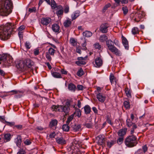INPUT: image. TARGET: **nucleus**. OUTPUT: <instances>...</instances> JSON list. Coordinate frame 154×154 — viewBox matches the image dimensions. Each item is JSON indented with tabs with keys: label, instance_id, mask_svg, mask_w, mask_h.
<instances>
[{
	"label": "nucleus",
	"instance_id": "obj_61",
	"mask_svg": "<svg viewBox=\"0 0 154 154\" xmlns=\"http://www.w3.org/2000/svg\"><path fill=\"white\" fill-rule=\"evenodd\" d=\"M64 11L65 13H67L69 11V7L68 6H66L64 9Z\"/></svg>",
	"mask_w": 154,
	"mask_h": 154
},
{
	"label": "nucleus",
	"instance_id": "obj_52",
	"mask_svg": "<svg viewBox=\"0 0 154 154\" xmlns=\"http://www.w3.org/2000/svg\"><path fill=\"white\" fill-rule=\"evenodd\" d=\"M14 128L15 129L16 128L18 130H22L23 128V126L21 125H15L14 126Z\"/></svg>",
	"mask_w": 154,
	"mask_h": 154
},
{
	"label": "nucleus",
	"instance_id": "obj_27",
	"mask_svg": "<svg viewBox=\"0 0 154 154\" xmlns=\"http://www.w3.org/2000/svg\"><path fill=\"white\" fill-rule=\"evenodd\" d=\"M82 34L83 36L87 38L90 37L92 35V33L91 32L87 30L84 32Z\"/></svg>",
	"mask_w": 154,
	"mask_h": 154
},
{
	"label": "nucleus",
	"instance_id": "obj_31",
	"mask_svg": "<svg viewBox=\"0 0 154 154\" xmlns=\"http://www.w3.org/2000/svg\"><path fill=\"white\" fill-rule=\"evenodd\" d=\"M69 42L70 44L73 46H76L77 45V41H75L73 38H70Z\"/></svg>",
	"mask_w": 154,
	"mask_h": 154
},
{
	"label": "nucleus",
	"instance_id": "obj_50",
	"mask_svg": "<svg viewBox=\"0 0 154 154\" xmlns=\"http://www.w3.org/2000/svg\"><path fill=\"white\" fill-rule=\"evenodd\" d=\"M109 79L111 84H112L113 83L114 81L115 80V79L112 73L110 75Z\"/></svg>",
	"mask_w": 154,
	"mask_h": 154
},
{
	"label": "nucleus",
	"instance_id": "obj_13",
	"mask_svg": "<svg viewBox=\"0 0 154 154\" xmlns=\"http://www.w3.org/2000/svg\"><path fill=\"white\" fill-rule=\"evenodd\" d=\"M56 14L58 16L63 14V8L61 5H58L56 7Z\"/></svg>",
	"mask_w": 154,
	"mask_h": 154
},
{
	"label": "nucleus",
	"instance_id": "obj_62",
	"mask_svg": "<svg viewBox=\"0 0 154 154\" xmlns=\"http://www.w3.org/2000/svg\"><path fill=\"white\" fill-rule=\"evenodd\" d=\"M58 111L60 112H62L63 108V105H58Z\"/></svg>",
	"mask_w": 154,
	"mask_h": 154
},
{
	"label": "nucleus",
	"instance_id": "obj_26",
	"mask_svg": "<svg viewBox=\"0 0 154 154\" xmlns=\"http://www.w3.org/2000/svg\"><path fill=\"white\" fill-rule=\"evenodd\" d=\"M85 113L86 114H89L91 112L90 107L88 105H86L84 107Z\"/></svg>",
	"mask_w": 154,
	"mask_h": 154
},
{
	"label": "nucleus",
	"instance_id": "obj_53",
	"mask_svg": "<svg viewBox=\"0 0 154 154\" xmlns=\"http://www.w3.org/2000/svg\"><path fill=\"white\" fill-rule=\"evenodd\" d=\"M76 113L78 117H80L81 115V110L79 109H76Z\"/></svg>",
	"mask_w": 154,
	"mask_h": 154
},
{
	"label": "nucleus",
	"instance_id": "obj_55",
	"mask_svg": "<svg viewBox=\"0 0 154 154\" xmlns=\"http://www.w3.org/2000/svg\"><path fill=\"white\" fill-rule=\"evenodd\" d=\"M36 11V8L35 7H33L32 8H29V11L30 13L35 12Z\"/></svg>",
	"mask_w": 154,
	"mask_h": 154
},
{
	"label": "nucleus",
	"instance_id": "obj_33",
	"mask_svg": "<svg viewBox=\"0 0 154 154\" xmlns=\"http://www.w3.org/2000/svg\"><path fill=\"white\" fill-rule=\"evenodd\" d=\"M136 13L137 14V15L138 16V17L140 18V19L144 17L145 15V13L142 11H139L137 12Z\"/></svg>",
	"mask_w": 154,
	"mask_h": 154
},
{
	"label": "nucleus",
	"instance_id": "obj_4",
	"mask_svg": "<svg viewBox=\"0 0 154 154\" xmlns=\"http://www.w3.org/2000/svg\"><path fill=\"white\" fill-rule=\"evenodd\" d=\"M55 50L52 48H50L47 51L46 54V57L47 59L49 61H51L52 58L51 56L53 57L55 53Z\"/></svg>",
	"mask_w": 154,
	"mask_h": 154
},
{
	"label": "nucleus",
	"instance_id": "obj_42",
	"mask_svg": "<svg viewBox=\"0 0 154 154\" xmlns=\"http://www.w3.org/2000/svg\"><path fill=\"white\" fill-rule=\"evenodd\" d=\"M63 110L62 112H63L66 114H67L69 112V107H66V106L63 105Z\"/></svg>",
	"mask_w": 154,
	"mask_h": 154
},
{
	"label": "nucleus",
	"instance_id": "obj_23",
	"mask_svg": "<svg viewBox=\"0 0 154 154\" xmlns=\"http://www.w3.org/2000/svg\"><path fill=\"white\" fill-rule=\"evenodd\" d=\"M80 14V12L79 11H76L74 12L71 16L72 20H75L78 17Z\"/></svg>",
	"mask_w": 154,
	"mask_h": 154
},
{
	"label": "nucleus",
	"instance_id": "obj_12",
	"mask_svg": "<svg viewBox=\"0 0 154 154\" xmlns=\"http://www.w3.org/2000/svg\"><path fill=\"white\" fill-rule=\"evenodd\" d=\"M51 20L50 17H43L41 19V23L43 25L47 26L50 23Z\"/></svg>",
	"mask_w": 154,
	"mask_h": 154
},
{
	"label": "nucleus",
	"instance_id": "obj_54",
	"mask_svg": "<svg viewBox=\"0 0 154 154\" xmlns=\"http://www.w3.org/2000/svg\"><path fill=\"white\" fill-rule=\"evenodd\" d=\"M58 105H53L51 106L52 109L53 110V111H58Z\"/></svg>",
	"mask_w": 154,
	"mask_h": 154
},
{
	"label": "nucleus",
	"instance_id": "obj_15",
	"mask_svg": "<svg viewBox=\"0 0 154 154\" xmlns=\"http://www.w3.org/2000/svg\"><path fill=\"white\" fill-rule=\"evenodd\" d=\"M82 126L81 125L79 124H74L72 125L71 126V128L72 130L75 132L80 131L81 130Z\"/></svg>",
	"mask_w": 154,
	"mask_h": 154
},
{
	"label": "nucleus",
	"instance_id": "obj_35",
	"mask_svg": "<svg viewBox=\"0 0 154 154\" xmlns=\"http://www.w3.org/2000/svg\"><path fill=\"white\" fill-rule=\"evenodd\" d=\"M94 46L95 49L101 50L102 48V46L98 42H96L94 45Z\"/></svg>",
	"mask_w": 154,
	"mask_h": 154
},
{
	"label": "nucleus",
	"instance_id": "obj_41",
	"mask_svg": "<svg viewBox=\"0 0 154 154\" xmlns=\"http://www.w3.org/2000/svg\"><path fill=\"white\" fill-rule=\"evenodd\" d=\"M51 4L52 8L53 9H55L56 8V7L57 6H56V4L55 1L54 0H51Z\"/></svg>",
	"mask_w": 154,
	"mask_h": 154
},
{
	"label": "nucleus",
	"instance_id": "obj_21",
	"mask_svg": "<svg viewBox=\"0 0 154 154\" xmlns=\"http://www.w3.org/2000/svg\"><path fill=\"white\" fill-rule=\"evenodd\" d=\"M68 89L73 92H74L77 89L76 86L73 83H69L68 86Z\"/></svg>",
	"mask_w": 154,
	"mask_h": 154
},
{
	"label": "nucleus",
	"instance_id": "obj_19",
	"mask_svg": "<svg viewBox=\"0 0 154 154\" xmlns=\"http://www.w3.org/2000/svg\"><path fill=\"white\" fill-rule=\"evenodd\" d=\"M57 143L59 144L63 145L66 143V141L63 137H57L56 138Z\"/></svg>",
	"mask_w": 154,
	"mask_h": 154
},
{
	"label": "nucleus",
	"instance_id": "obj_49",
	"mask_svg": "<svg viewBox=\"0 0 154 154\" xmlns=\"http://www.w3.org/2000/svg\"><path fill=\"white\" fill-rule=\"evenodd\" d=\"M124 141V137H119L117 140V143L119 144H121Z\"/></svg>",
	"mask_w": 154,
	"mask_h": 154
},
{
	"label": "nucleus",
	"instance_id": "obj_10",
	"mask_svg": "<svg viewBox=\"0 0 154 154\" xmlns=\"http://www.w3.org/2000/svg\"><path fill=\"white\" fill-rule=\"evenodd\" d=\"M24 61H20L17 65V67L21 71H23L26 69V67Z\"/></svg>",
	"mask_w": 154,
	"mask_h": 154
},
{
	"label": "nucleus",
	"instance_id": "obj_32",
	"mask_svg": "<svg viewBox=\"0 0 154 154\" xmlns=\"http://www.w3.org/2000/svg\"><path fill=\"white\" fill-rule=\"evenodd\" d=\"M108 39L107 37L105 35H101L100 36L99 41L101 42H103Z\"/></svg>",
	"mask_w": 154,
	"mask_h": 154
},
{
	"label": "nucleus",
	"instance_id": "obj_38",
	"mask_svg": "<svg viewBox=\"0 0 154 154\" xmlns=\"http://www.w3.org/2000/svg\"><path fill=\"white\" fill-rule=\"evenodd\" d=\"M21 142V136H19L17 137V140L16 142L17 145L19 147H20Z\"/></svg>",
	"mask_w": 154,
	"mask_h": 154
},
{
	"label": "nucleus",
	"instance_id": "obj_36",
	"mask_svg": "<svg viewBox=\"0 0 154 154\" xmlns=\"http://www.w3.org/2000/svg\"><path fill=\"white\" fill-rule=\"evenodd\" d=\"M11 137V135L10 134H5L4 137V138L5 140L6 141V142L9 141Z\"/></svg>",
	"mask_w": 154,
	"mask_h": 154
},
{
	"label": "nucleus",
	"instance_id": "obj_24",
	"mask_svg": "<svg viewBox=\"0 0 154 154\" xmlns=\"http://www.w3.org/2000/svg\"><path fill=\"white\" fill-rule=\"evenodd\" d=\"M123 105L126 109H129L131 108V105L129 100L128 99L125 100L123 103Z\"/></svg>",
	"mask_w": 154,
	"mask_h": 154
},
{
	"label": "nucleus",
	"instance_id": "obj_17",
	"mask_svg": "<svg viewBox=\"0 0 154 154\" xmlns=\"http://www.w3.org/2000/svg\"><path fill=\"white\" fill-rule=\"evenodd\" d=\"M106 45L109 50L114 46L113 42L110 39L106 41Z\"/></svg>",
	"mask_w": 154,
	"mask_h": 154
},
{
	"label": "nucleus",
	"instance_id": "obj_48",
	"mask_svg": "<svg viewBox=\"0 0 154 154\" xmlns=\"http://www.w3.org/2000/svg\"><path fill=\"white\" fill-rule=\"evenodd\" d=\"M137 128L136 125H134V126L132 127L130 131V134L131 135H133V134L134 131V130Z\"/></svg>",
	"mask_w": 154,
	"mask_h": 154
},
{
	"label": "nucleus",
	"instance_id": "obj_1",
	"mask_svg": "<svg viewBox=\"0 0 154 154\" xmlns=\"http://www.w3.org/2000/svg\"><path fill=\"white\" fill-rule=\"evenodd\" d=\"M15 26L14 24L7 23L0 26V38L2 40L9 38L11 35L15 31Z\"/></svg>",
	"mask_w": 154,
	"mask_h": 154
},
{
	"label": "nucleus",
	"instance_id": "obj_22",
	"mask_svg": "<svg viewBox=\"0 0 154 154\" xmlns=\"http://www.w3.org/2000/svg\"><path fill=\"white\" fill-rule=\"evenodd\" d=\"M97 138H98V145H102L104 143L105 140L104 136L102 135H99L97 137Z\"/></svg>",
	"mask_w": 154,
	"mask_h": 154
},
{
	"label": "nucleus",
	"instance_id": "obj_25",
	"mask_svg": "<svg viewBox=\"0 0 154 154\" xmlns=\"http://www.w3.org/2000/svg\"><path fill=\"white\" fill-rule=\"evenodd\" d=\"M72 23V22L70 19L65 20L63 23V25L65 27H68L70 26Z\"/></svg>",
	"mask_w": 154,
	"mask_h": 154
},
{
	"label": "nucleus",
	"instance_id": "obj_11",
	"mask_svg": "<svg viewBox=\"0 0 154 154\" xmlns=\"http://www.w3.org/2000/svg\"><path fill=\"white\" fill-rule=\"evenodd\" d=\"M110 51L117 56H120L122 55L121 51L115 46L111 49Z\"/></svg>",
	"mask_w": 154,
	"mask_h": 154
},
{
	"label": "nucleus",
	"instance_id": "obj_37",
	"mask_svg": "<svg viewBox=\"0 0 154 154\" xmlns=\"http://www.w3.org/2000/svg\"><path fill=\"white\" fill-rule=\"evenodd\" d=\"M125 91L127 96L128 97H131V94L130 90L128 89V88H125Z\"/></svg>",
	"mask_w": 154,
	"mask_h": 154
},
{
	"label": "nucleus",
	"instance_id": "obj_44",
	"mask_svg": "<svg viewBox=\"0 0 154 154\" xmlns=\"http://www.w3.org/2000/svg\"><path fill=\"white\" fill-rule=\"evenodd\" d=\"M83 74L84 72L83 69L82 68L80 69L77 73V75L78 76L80 77Z\"/></svg>",
	"mask_w": 154,
	"mask_h": 154
},
{
	"label": "nucleus",
	"instance_id": "obj_46",
	"mask_svg": "<svg viewBox=\"0 0 154 154\" xmlns=\"http://www.w3.org/2000/svg\"><path fill=\"white\" fill-rule=\"evenodd\" d=\"M116 143V140H112L111 142H107V145L109 148H111V146L115 144Z\"/></svg>",
	"mask_w": 154,
	"mask_h": 154
},
{
	"label": "nucleus",
	"instance_id": "obj_59",
	"mask_svg": "<svg viewBox=\"0 0 154 154\" xmlns=\"http://www.w3.org/2000/svg\"><path fill=\"white\" fill-rule=\"evenodd\" d=\"M7 124V125H9L10 126H14L15 125V122H6Z\"/></svg>",
	"mask_w": 154,
	"mask_h": 154
},
{
	"label": "nucleus",
	"instance_id": "obj_63",
	"mask_svg": "<svg viewBox=\"0 0 154 154\" xmlns=\"http://www.w3.org/2000/svg\"><path fill=\"white\" fill-rule=\"evenodd\" d=\"M24 143L27 145H29L31 143V142L28 139H26L24 141Z\"/></svg>",
	"mask_w": 154,
	"mask_h": 154
},
{
	"label": "nucleus",
	"instance_id": "obj_40",
	"mask_svg": "<svg viewBox=\"0 0 154 154\" xmlns=\"http://www.w3.org/2000/svg\"><path fill=\"white\" fill-rule=\"evenodd\" d=\"M139 32L138 29L137 27H134L132 29V33L133 35L137 34Z\"/></svg>",
	"mask_w": 154,
	"mask_h": 154
},
{
	"label": "nucleus",
	"instance_id": "obj_51",
	"mask_svg": "<svg viewBox=\"0 0 154 154\" xmlns=\"http://www.w3.org/2000/svg\"><path fill=\"white\" fill-rule=\"evenodd\" d=\"M123 13L125 15H126L128 12V10L127 7L126 6L123 7L122 8Z\"/></svg>",
	"mask_w": 154,
	"mask_h": 154
},
{
	"label": "nucleus",
	"instance_id": "obj_3",
	"mask_svg": "<svg viewBox=\"0 0 154 154\" xmlns=\"http://www.w3.org/2000/svg\"><path fill=\"white\" fill-rule=\"evenodd\" d=\"M125 143L126 145L128 147H133L137 143V137L134 135L129 136L125 139Z\"/></svg>",
	"mask_w": 154,
	"mask_h": 154
},
{
	"label": "nucleus",
	"instance_id": "obj_18",
	"mask_svg": "<svg viewBox=\"0 0 154 154\" xmlns=\"http://www.w3.org/2000/svg\"><path fill=\"white\" fill-rule=\"evenodd\" d=\"M52 30L55 32H59L60 27L57 24L55 23L52 25Z\"/></svg>",
	"mask_w": 154,
	"mask_h": 154
},
{
	"label": "nucleus",
	"instance_id": "obj_16",
	"mask_svg": "<svg viewBox=\"0 0 154 154\" xmlns=\"http://www.w3.org/2000/svg\"><path fill=\"white\" fill-rule=\"evenodd\" d=\"M122 42L124 46L125 49L128 50L129 48L128 43L127 40L126 38L122 35Z\"/></svg>",
	"mask_w": 154,
	"mask_h": 154
},
{
	"label": "nucleus",
	"instance_id": "obj_39",
	"mask_svg": "<svg viewBox=\"0 0 154 154\" xmlns=\"http://www.w3.org/2000/svg\"><path fill=\"white\" fill-rule=\"evenodd\" d=\"M111 6V5L110 3H108L106 5L102 10V12L103 13L105 12L106 10H107V9L109 8Z\"/></svg>",
	"mask_w": 154,
	"mask_h": 154
},
{
	"label": "nucleus",
	"instance_id": "obj_8",
	"mask_svg": "<svg viewBox=\"0 0 154 154\" xmlns=\"http://www.w3.org/2000/svg\"><path fill=\"white\" fill-rule=\"evenodd\" d=\"M97 98L99 101L101 103H103L106 100V97L103 94L98 93L97 94Z\"/></svg>",
	"mask_w": 154,
	"mask_h": 154
},
{
	"label": "nucleus",
	"instance_id": "obj_6",
	"mask_svg": "<svg viewBox=\"0 0 154 154\" xmlns=\"http://www.w3.org/2000/svg\"><path fill=\"white\" fill-rule=\"evenodd\" d=\"M109 26V25L108 23H104L100 26V30L102 33H106L107 32L108 30L107 28Z\"/></svg>",
	"mask_w": 154,
	"mask_h": 154
},
{
	"label": "nucleus",
	"instance_id": "obj_47",
	"mask_svg": "<svg viewBox=\"0 0 154 154\" xmlns=\"http://www.w3.org/2000/svg\"><path fill=\"white\" fill-rule=\"evenodd\" d=\"M74 115L72 114L69 116L67 118V119L66 121L67 124H69L70 122H71L73 119Z\"/></svg>",
	"mask_w": 154,
	"mask_h": 154
},
{
	"label": "nucleus",
	"instance_id": "obj_7",
	"mask_svg": "<svg viewBox=\"0 0 154 154\" xmlns=\"http://www.w3.org/2000/svg\"><path fill=\"white\" fill-rule=\"evenodd\" d=\"M4 58L5 60H4L3 62L4 64H8L9 65V64H11L13 62V58L9 55L5 54V57Z\"/></svg>",
	"mask_w": 154,
	"mask_h": 154
},
{
	"label": "nucleus",
	"instance_id": "obj_58",
	"mask_svg": "<svg viewBox=\"0 0 154 154\" xmlns=\"http://www.w3.org/2000/svg\"><path fill=\"white\" fill-rule=\"evenodd\" d=\"M86 43V41L85 40L84 41V43L82 44V46L83 47V49L84 50H85L87 49V48L86 47L87 45Z\"/></svg>",
	"mask_w": 154,
	"mask_h": 154
},
{
	"label": "nucleus",
	"instance_id": "obj_9",
	"mask_svg": "<svg viewBox=\"0 0 154 154\" xmlns=\"http://www.w3.org/2000/svg\"><path fill=\"white\" fill-rule=\"evenodd\" d=\"M24 61L26 67L32 69V66L34 64V62L31 60L29 59H26Z\"/></svg>",
	"mask_w": 154,
	"mask_h": 154
},
{
	"label": "nucleus",
	"instance_id": "obj_60",
	"mask_svg": "<svg viewBox=\"0 0 154 154\" xmlns=\"http://www.w3.org/2000/svg\"><path fill=\"white\" fill-rule=\"evenodd\" d=\"M5 54H3L2 55H0V61H2L3 62L5 60Z\"/></svg>",
	"mask_w": 154,
	"mask_h": 154
},
{
	"label": "nucleus",
	"instance_id": "obj_64",
	"mask_svg": "<svg viewBox=\"0 0 154 154\" xmlns=\"http://www.w3.org/2000/svg\"><path fill=\"white\" fill-rule=\"evenodd\" d=\"M83 88L84 87L82 85H78L77 86V88L78 91L82 90Z\"/></svg>",
	"mask_w": 154,
	"mask_h": 154
},
{
	"label": "nucleus",
	"instance_id": "obj_28",
	"mask_svg": "<svg viewBox=\"0 0 154 154\" xmlns=\"http://www.w3.org/2000/svg\"><path fill=\"white\" fill-rule=\"evenodd\" d=\"M132 121L130 119H127L126 120V124L128 127L129 128L133 127L134 125H136L135 124L132 122Z\"/></svg>",
	"mask_w": 154,
	"mask_h": 154
},
{
	"label": "nucleus",
	"instance_id": "obj_56",
	"mask_svg": "<svg viewBox=\"0 0 154 154\" xmlns=\"http://www.w3.org/2000/svg\"><path fill=\"white\" fill-rule=\"evenodd\" d=\"M25 46L26 48L28 49H30L31 47L30 43L28 42H26L25 44Z\"/></svg>",
	"mask_w": 154,
	"mask_h": 154
},
{
	"label": "nucleus",
	"instance_id": "obj_14",
	"mask_svg": "<svg viewBox=\"0 0 154 154\" xmlns=\"http://www.w3.org/2000/svg\"><path fill=\"white\" fill-rule=\"evenodd\" d=\"M95 66L97 67H99L103 64V60L99 57H97L95 60Z\"/></svg>",
	"mask_w": 154,
	"mask_h": 154
},
{
	"label": "nucleus",
	"instance_id": "obj_45",
	"mask_svg": "<svg viewBox=\"0 0 154 154\" xmlns=\"http://www.w3.org/2000/svg\"><path fill=\"white\" fill-rule=\"evenodd\" d=\"M62 129L63 131H68L69 130V128L67 125H64L62 126Z\"/></svg>",
	"mask_w": 154,
	"mask_h": 154
},
{
	"label": "nucleus",
	"instance_id": "obj_29",
	"mask_svg": "<svg viewBox=\"0 0 154 154\" xmlns=\"http://www.w3.org/2000/svg\"><path fill=\"white\" fill-rule=\"evenodd\" d=\"M57 123L58 121L56 119L51 120L50 123V126L51 127L56 126Z\"/></svg>",
	"mask_w": 154,
	"mask_h": 154
},
{
	"label": "nucleus",
	"instance_id": "obj_43",
	"mask_svg": "<svg viewBox=\"0 0 154 154\" xmlns=\"http://www.w3.org/2000/svg\"><path fill=\"white\" fill-rule=\"evenodd\" d=\"M133 19L134 21L137 22L140 21L141 20L138 17V16L136 13L135 14Z\"/></svg>",
	"mask_w": 154,
	"mask_h": 154
},
{
	"label": "nucleus",
	"instance_id": "obj_2",
	"mask_svg": "<svg viewBox=\"0 0 154 154\" xmlns=\"http://www.w3.org/2000/svg\"><path fill=\"white\" fill-rule=\"evenodd\" d=\"M13 3L11 0L0 1V15L6 16L10 14L12 11Z\"/></svg>",
	"mask_w": 154,
	"mask_h": 154
},
{
	"label": "nucleus",
	"instance_id": "obj_34",
	"mask_svg": "<svg viewBox=\"0 0 154 154\" xmlns=\"http://www.w3.org/2000/svg\"><path fill=\"white\" fill-rule=\"evenodd\" d=\"M84 126L88 128H92L93 127V123L91 122H86L84 124Z\"/></svg>",
	"mask_w": 154,
	"mask_h": 154
},
{
	"label": "nucleus",
	"instance_id": "obj_20",
	"mask_svg": "<svg viewBox=\"0 0 154 154\" xmlns=\"http://www.w3.org/2000/svg\"><path fill=\"white\" fill-rule=\"evenodd\" d=\"M127 131V128H125L119 130L118 132V135L120 137H124V136L125 134Z\"/></svg>",
	"mask_w": 154,
	"mask_h": 154
},
{
	"label": "nucleus",
	"instance_id": "obj_30",
	"mask_svg": "<svg viewBox=\"0 0 154 154\" xmlns=\"http://www.w3.org/2000/svg\"><path fill=\"white\" fill-rule=\"evenodd\" d=\"M52 75L54 78H62L61 74L56 72H53L51 73Z\"/></svg>",
	"mask_w": 154,
	"mask_h": 154
},
{
	"label": "nucleus",
	"instance_id": "obj_5",
	"mask_svg": "<svg viewBox=\"0 0 154 154\" xmlns=\"http://www.w3.org/2000/svg\"><path fill=\"white\" fill-rule=\"evenodd\" d=\"M87 57H78L77 59L78 60V61L75 62V63L78 66H81L82 65H85L86 64V62L85 60L87 59Z\"/></svg>",
	"mask_w": 154,
	"mask_h": 154
},
{
	"label": "nucleus",
	"instance_id": "obj_57",
	"mask_svg": "<svg viewBox=\"0 0 154 154\" xmlns=\"http://www.w3.org/2000/svg\"><path fill=\"white\" fill-rule=\"evenodd\" d=\"M17 154H26V153L25 150H23V149H20Z\"/></svg>",
	"mask_w": 154,
	"mask_h": 154
}]
</instances>
